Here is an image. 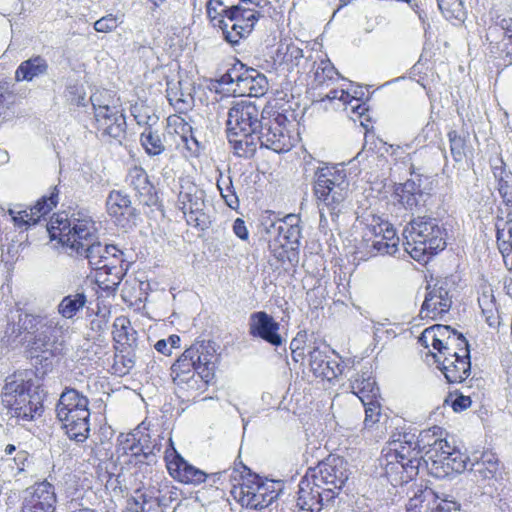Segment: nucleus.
<instances>
[{
  "label": "nucleus",
  "mask_w": 512,
  "mask_h": 512,
  "mask_svg": "<svg viewBox=\"0 0 512 512\" xmlns=\"http://www.w3.org/2000/svg\"><path fill=\"white\" fill-rule=\"evenodd\" d=\"M493 175L498 180V192L504 203L512 204V173L506 170L502 160L499 166H493Z\"/></svg>",
  "instance_id": "nucleus-42"
},
{
  "label": "nucleus",
  "mask_w": 512,
  "mask_h": 512,
  "mask_svg": "<svg viewBox=\"0 0 512 512\" xmlns=\"http://www.w3.org/2000/svg\"><path fill=\"white\" fill-rule=\"evenodd\" d=\"M279 329L280 324L265 311L253 312L249 316L248 332L253 338L261 339L272 346L279 347L283 344Z\"/></svg>",
  "instance_id": "nucleus-13"
},
{
  "label": "nucleus",
  "mask_w": 512,
  "mask_h": 512,
  "mask_svg": "<svg viewBox=\"0 0 512 512\" xmlns=\"http://www.w3.org/2000/svg\"><path fill=\"white\" fill-rule=\"evenodd\" d=\"M458 333L448 325L436 324L426 328L419 336V343L425 348L433 347L437 350L442 345L447 344V341Z\"/></svg>",
  "instance_id": "nucleus-31"
},
{
  "label": "nucleus",
  "mask_w": 512,
  "mask_h": 512,
  "mask_svg": "<svg viewBox=\"0 0 512 512\" xmlns=\"http://www.w3.org/2000/svg\"><path fill=\"white\" fill-rule=\"evenodd\" d=\"M350 474L346 460L335 456L327 457L310 469L313 486H310L308 478L299 483L298 505L311 511L329 506L343 489Z\"/></svg>",
  "instance_id": "nucleus-1"
},
{
  "label": "nucleus",
  "mask_w": 512,
  "mask_h": 512,
  "mask_svg": "<svg viewBox=\"0 0 512 512\" xmlns=\"http://www.w3.org/2000/svg\"><path fill=\"white\" fill-rule=\"evenodd\" d=\"M87 297L84 292L69 294L62 298L57 305L58 314L66 319H73L86 305Z\"/></svg>",
  "instance_id": "nucleus-36"
},
{
  "label": "nucleus",
  "mask_w": 512,
  "mask_h": 512,
  "mask_svg": "<svg viewBox=\"0 0 512 512\" xmlns=\"http://www.w3.org/2000/svg\"><path fill=\"white\" fill-rule=\"evenodd\" d=\"M429 436V433L425 431L421 432L418 436L411 431H399L392 435L390 445L393 448H390V450L399 453V455L406 456V458H416L420 463L422 461L425 463L426 454L422 456L421 453L428 446L429 442L426 443L425 438Z\"/></svg>",
  "instance_id": "nucleus-16"
},
{
  "label": "nucleus",
  "mask_w": 512,
  "mask_h": 512,
  "mask_svg": "<svg viewBox=\"0 0 512 512\" xmlns=\"http://www.w3.org/2000/svg\"><path fill=\"white\" fill-rule=\"evenodd\" d=\"M206 10L208 17L210 18L211 22H213L214 26H219V19H226L225 10L219 7L217 1L209 0Z\"/></svg>",
  "instance_id": "nucleus-57"
},
{
  "label": "nucleus",
  "mask_w": 512,
  "mask_h": 512,
  "mask_svg": "<svg viewBox=\"0 0 512 512\" xmlns=\"http://www.w3.org/2000/svg\"><path fill=\"white\" fill-rule=\"evenodd\" d=\"M278 234L283 237V239L288 244H299V239L301 237L300 228L295 224H287L283 223L277 227Z\"/></svg>",
  "instance_id": "nucleus-49"
},
{
  "label": "nucleus",
  "mask_w": 512,
  "mask_h": 512,
  "mask_svg": "<svg viewBox=\"0 0 512 512\" xmlns=\"http://www.w3.org/2000/svg\"><path fill=\"white\" fill-rule=\"evenodd\" d=\"M164 136L159 131L145 127L140 134V143L149 156H158L165 151Z\"/></svg>",
  "instance_id": "nucleus-40"
},
{
  "label": "nucleus",
  "mask_w": 512,
  "mask_h": 512,
  "mask_svg": "<svg viewBox=\"0 0 512 512\" xmlns=\"http://www.w3.org/2000/svg\"><path fill=\"white\" fill-rule=\"evenodd\" d=\"M437 363L440 365L439 368L449 383H461L471 373L470 352L467 351H465V354L453 358H437Z\"/></svg>",
  "instance_id": "nucleus-27"
},
{
  "label": "nucleus",
  "mask_w": 512,
  "mask_h": 512,
  "mask_svg": "<svg viewBox=\"0 0 512 512\" xmlns=\"http://www.w3.org/2000/svg\"><path fill=\"white\" fill-rule=\"evenodd\" d=\"M165 459L168 472L175 480L184 484L193 485L205 482L207 474L188 463L177 452H175L172 458L166 455Z\"/></svg>",
  "instance_id": "nucleus-22"
},
{
  "label": "nucleus",
  "mask_w": 512,
  "mask_h": 512,
  "mask_svg": "<svg viewBox=\"0 0 512 512\" xmlns=\"http://www.w3.org/2000/svg\"><path fill=\"white\" fill-rule=\"evenodd\" d=\"M183 93L180 94V97H178L177 92L173 93L172 91H168L167 98L171 105L175 106V108L179 112H183L184 110H187L193 99L190 95H188L189 100L183 97Z\"/></svg>",
  "instance_id": "nucleus-56"
},
{
  "label": "nucleus",
  "mask_w": 512,
  "mask_h": 512,
  "mask_svg": "<svg viewBox=\"0 0 512 512\" xmlns=\"http://www.w3.org/2000/svg\"><path fill=\"white\" fill-rule=\"evenodd\" d=\"M337 74L338 72L330 61H321L315 72V80L322 84L326 79H333Z\"/></svg>",
  "instance_id": "nucleus-53"
},
{
  "label": "nucleus",
  "mask_w": 512,
  "mask_h": 512,
  "mask_svg": "<svg viewBox=\"0 0 512 512\" xmlns=\"http://www.w3.org/2000/svg\"><path fill=\"white\" fill-rule=\"evenodd\" d=\"M195 353H197V351H194V349H186L172 365L173 381L176 384L189 383L194 379L195 361L193 355H195Z\"/></svg>",
  "instance_id": "nucleus-33"
},
{
  "label": "nucleus",
  "mask_w": 512,
  "mask_h": 512,
  "mask_svg": "<svg viewBox=\"0 0 512 512\" xmlns=\"http://www.w3.org/2000/svg\"><path fill=\"white\" fill-rule=\"evenodd\" d=\"M244 5H240L238 9L232 10L231 16L228 17L230 22H234L244 26V24H251V28L254 29L255 23L259 20L263 14L260 10H256L251 6L261 7L259 0H241Z\"/></svg>",
  "instance_id": "nucleus-35"
},
{
  "label": "nucleus",
  "mask_w": 512,
  "mask_h": 512,
  "mask_svg": "<svg viewBox=\"0 0 512 512\" xmlns=\"http://www.w3.org/2000/svg\"><path fill=\"white\" fill-rule=\"evenodd\" d=\"M97 129L103 136L120 140L126 134V117L118 105L99 110L95 116Z\"/></svg>",
  "instance_id": "nucleus-18"
},
{
  "label": "nucleus",
  "mask_w": 512,
  "mask_h": 512,
  "mask_svg": "<svg viewBox=\"0 0 512 512\" xmlns=\"http://www.w3.org/2000/svg\"><path fill=\"white\" fill-rule=\"evenodd\" d=\"M303 50L295 45H286V51L283 60L292 66H298L303 59Z\"/></svg>",
  "instance_id": "nucleus-55"
},
{
  "label": "nucleus",
  "mask_w": 512,
  "mask_h": 512,
  "mask_svg": "<svg viewBox=\"0 0 512 512\" xmlns=\"http://www.w3.org/2000/svg\"><path fill=\"white\" fill-rule=\"evenodd\" d=\"M351 388L353 393L358 395V397L361 394L366 397L370 394L372 396H376L379 390L376 386L375 380L370 375L366 376V373H362L361 375L357 374L351 382Z\"/></svg>",
  "instance_id": "nucleus-45"
},
{
  "label": "nucleus",
  "mask_w": 512,
  "mask_h": 512,
  "mask_svg": "<svg viewBox=\"0 0 512 512\" xmlns=\"http://www.w3.org/2000/svg\"><path fill=\"white\" fill-rule=\"evenodd\" d=\"M205 198V191L196 185L191 184L185 187L184 190L180 191L178 195V203L184 215H187L194 209V207H202L203 203L206 201Z\"/></svg>",
  "instance_id": "nucleus-37"
},
{
  "label": "nucleus",
  "mask_w": 512,
  "mask_h": 512,
  "mask_svg": "<svg viewBox=\"0 0 512 512\" xmlns=\"http://www.w3.org/2000/svg\"><path fill=\"white\" fill-rule=\"evenodd\" d=\"M125 182L135 191V196L141 204L146 206L157 205L159 197L149 180L147 172L142 167L134 166L129 169Z\"/></svg>",
  "instance_id": "nucleus-19"
},
{
  "label": "nucleus",
  "mask_w": 512,
  "mask_h": 512,
  "mask_svg": "<svg viewBox=\"0 0 512 512\" xmlns=\"http://www.w3.org/2000/svg\"><path fill=\"white\" fill-rule=\"evenodd\" d=\"M185 216L188 225L194 226L201 231L207 230L212 224L207 201L203 203L202 207H194V209Z\"/></svg>",
  "instance_id": "nucleus-43"
},
{
  "label": "nucleus",
  "mask_w": 512,
  "mask_h": 512,
  "mask_svg": "<svg viewBox=\"0 0 512 512\" xmlns=\"http://www.w3.org/2000/svg\"><path fill=\"white\" fill-rule=\"evenodd\" d=\"M437 3L442 13H454L463 7L462 0H437Z\"/></svg>",
  "instance_id": "nucleus-64"
},
{
  "label": "nucleus",
  "mask_w": 512,
  "mask_h": 512,
  "mask_svg": "<svg viewBox=\"0 0 512 512\" xmlns=\"http://www.w3.org/2000/svg\"><path fill=\"white\" fill-rule=\"evenodd\" d=\"M113 339L120 344L132 346L136 341V331L130 327V323L126 318H117L113 324Z\"/></svg>",
  "instance_id": "nucleus-44"
},
{
  "label": "nucleus",
  "mask_w": 512,
  "mask_h": 512,
  "mask_svg": "<svg viewBox=\"0 0 512 512\" xmlns=\"http://www.w3.org/2000/svg\"><path fill=\"white\" fill-rule=\"evenodd\" d=\"M379 461L383 470L382 476L394 487L412 480L418 474L421 465L416 458H406L390 449L383 454Z\"/></svg>",
  "instance_id": "nucleus-10"
},
{
  "label": "nucleus",
  "mask_w": 512,
  "mask_h": 512,
  "mask_svg": "<svg viewBox=\"0 0 512 512\" xmlns=\"http://www.w3.org/2000/svg\"><path fill=\"white\" fill-rule=\"evenodd\" d=\"M105 252L104 245L99 241L98 236L95 241H91L79 254L88 260L90 266L95 269L108 268L107 256H103Z\"/></svg>",
  "instance_id": "nucleus-39"
},
{
  "label": "nucleus",
  "mask_w": 512,
  "mask_h": 512,
  "mask_svg": "<svg viewBox=\"0 0 512 512\" xmlns=\"http://www.w3.org/2000/svg\"><path fill=\"white\" fill-rule=\"evenodd\" d=\"M498 471L499 461L492 453H483L481 458L473 462L469 469L471 480L477 483L494 479Z\"/></svg>",
  "instance_id": "nucleus-30"
},
{
  "label": "nucleus",
  "mask_w": 512,
  "mask_h": 512,
  "mask_svg": "<svg viewBox=\"0 0 512 512\" xmlns=\"http://www.w3.org/2000/svg\"><path fill=\"white\" fill-rule=\"evenodd\" d=\"M349 180L343 165L317 167L313 177V196L318 209L327 210L335 220L345 207Z\"/></svg>",
  "instance_id": "nucleus-3"
},
{
  "label": "nucleus",
  "mask_w": 512,
  "mask_h": 512,
  "mask_svg": "<svg viewBox=\"0 0 512 512\" xmlns=\"http://www.w3.org/2000/svg\"><path fill=\"white\" fill-rule=\"evenodd\" d=\"M284 119L278 115L274 120L267 119L262 122V127L256 134V142L261 148H267L274 152L281 153L290 150V137L284 133V127L280 122Z\"/></svg>",
  "instance_id": "nucleus-12"
},
{
  "label": "nucleus",
  "mask_w": 512,
  "mask_h": 512,
  "mask_svg": "<svg viewBox=\"0 0 512 512\" xmlns=\"http://www.w3.org/2000/svg\"><path fill=\"white\" fill-rule=\"evenodd\" d=\"M32 492L24 499L23 512H54L56 494L52 484L47 481L36 483Z\"/></svg>",
  "instance_id": "nucleus-20"
},
{
  "label": "nucleus",
  "mask_w": 512,
  "mask_h": 512,
  "mask_svg": "<svg viewBox=\"0 0 512 512\" xmlns=\"http://www.w3.org/2000/svg\"><path fill=\"white\" fill-rule=\"evenodd\" d=\"M67 99L74 105H84L85 93L77 86H69L67 88Z\"/></svg>",
  "instance_id": "nucleus-63"
},
{
  "label": "nucleus",
  "mask_w": 512,
  "mask_h": 512,
  "mask_svg": "<svg viewBox=\"0 0 512 512\" xmlns=\"http://www.w3.org/2000/svg\"><path fill=\"white\" fill-rule=\"evenodd\" d=\"M206 10L208 17L210 18L211 22H213L214 26H219V19H226L225 10L219 7L217 1L209 0Z\"/></svg>",
  "instance_id": "nucleus-58"
},
{
  "label": "nucleus",
  "mask_w": 512,
  "mask_h": 512,
  "mask_svg": "<svg viewBox=\"0 0 512 512\" xmlns=\"http://www.w3.org/2000/svg\"><path fill=\"white\" fill-rule=\"evenodd\" d=\"M46 315L27 313L22 310L11 312L5 330V337L16 340L22 333L35 334L39 331Z\"/></svg>",
  "instance_id": "nucleus-21"
},
{
  "label": "nucleus",
  "mask_w": 512,
  "mask_h": 512,
  "mask_svg": "<svg viewBox=\"0 0 512 512\" xmlns=\"http://www.w3.org/2000/svg\"><path fill=\"white\" fill-rule=\"evenodd\" d=\"M131 113L138 125L153 128L157 124L159 118L153 110L143 104H135L131 107Z\"/></svg>",
  "instance_id": "nucleus-46"
},
{
  "label": "nucleus",
  "mask_w": 512,
  "mask_h": 512,
  "mask_svg": "<svg viewBox=\"0 0 512 512\" xmlns=\"http://www.w3.org/2000/svg\"><path fill=\"white\" fill-rule=\"evenodd\" d=\"M107 212L116 219L117 225L123 228L136 226L140 215L139 211L132 206L130 196L120 190H112L106 199Z\"/></svg>",
  "instance_id": "nucleus-14"
},
{
  "label": "nucleus",
  "mask_w": 512,
  "mask_h": 512,
  "mask_svg": "<svg viewBox=\"0 0 512 512\" xmlns=\"http://www.w3.org/2000/svg\"><path fill=\"white\" fill-rule=\"evenodd\" d=\"M197 351L193 355L195 361V372L205 383H208L214 375L216 367V349L214 343L208 341L197 342L189 347Z\"/></svg>",
  "instance_id": "nucleus-25"
},
{
  "label": "nucleus",
  "mask_w": 512,
  "mask_h": 512,
  "mask_svg": "<svg viewBox=\"0 0 512 512\" xmlns=\"http://www.w3.org/2000/svg\"><path fill=\"white\" fill-rule=\"evenodd\" d=\"M107 93L96 92L91 95L90 100L94 109V116L103 108H111L114 104H110V100L106 99Z\"/></svg>",
  "instance_id": "nucleus-59"
},
{
  "label": "nucleus",
  "mask_w": 512,
  "mask_h": 512,
  "mask_svg": "<svg viewBox=\"0 0 512 512\" xmlns=\"http://www.w3.org/2000/svg\"><path fill=\"white\" fill-rule=\"evenodd\" d=\"M25 390L27 389L23 381L18 382L16 380H6L2 391V398H13V396L18 395Z\"/></svg>",
  "instance_id": "nucleus-54"
},
{
  "label": "nucleus",
  "mask_w": 512,
  "mask_h": 512,
  "mask_svg": "<svg viewBox=\"0 0 512 512\" xmlns=\"http://www.w3.org/2000/svg\"><path fill=\"white\" fill-rule=\"evenodd\" d=\"M68 331L69 327L65 322L45 316L39 331L33 338L32 349L49 351L53 355L60 354Z\"/></svg>",
  "instance_id": "nucleus-11"
},
{
  "label": "nucleus",
  "mask_w": 512,
  "mask_h": 512,
  "mask_svg": "<svg viewBox=\"0 0 512 512\" xmlns=\"http://www.w3.org/2000/svg\"><path fill=\"white\" fill-rule=\"evenodd\" d=\"M160 435H151L149 433L141 434L137 443L130 446L131 457L135 463L151 465L157 462V456L162 450V440Z\"/></svg>",
  "instance_id": "nucleus-26"
},
{
  "label": "nucleus",
  "mask_w": 512,
  "mask_h": 512,
  "mask_svg": "<svg viewBox=\"0 0 512 512\" xmlns=\"http://www.w3.org/2000/svg\"><path fill=\"white\" fill-rule=\"evenodd\" d=\"M243 478V483L239 487L234 486L231 493L238 502L246 508L260 510L268 507L276 498L274 491H268L263 482H260L258 475L248 473V477Z\"/></svg>",
  "instance_id": "nucleus-8"
},
{
  "label": "nucleus",
  "mask_w": 512,
  "mask_h": 512,
  "mask_svg": "<svg viewBox=\"0 0 512 512\" xmlns=\"http://www.w3.org/2000/svg\"><path fill=\"white\" fill-rule=\"evenodd\" d=\"M414 177L406 182H414L415 192L420 193V197H427L433 190V180L429 176L413 173Z\"/></svg>",
  "instance_id": "nucleus-51"
},
{
  "label": "nucleus",
  "mask_w": 512,
  "mask_h": 512,
  "mask_svg": "<svg viewBox=\"0 0 512 512\" xmlns=\"http://www.w3.org/2000/svg\"><path fill=\"white\" fill-rule=\"evenodd\" d=\"M238 88L233 92L249 97H261L268 91V80L266 76L254 68L244 65Z\"/></svg>",
  "instance_id": "nucleus-28"
},
{
  "label": "nucleus",
  "mask_w": 512,
  "mask_h": 512,
  "mask_svg": "<svg viewBox=\"0 0 512 512\" xmlns=\"http://www.w3.org/2000/svg\"><path fill=\"white\" fill-rule=\"evenodd\" d=\"M219 27L222 30L224 39L232 45H236L242 38L247 37L253 29L251 24H240L230 22V19H219Z\"/></svg>",
  "instance_id": "nucleus-41"
},
{
  "label": "nucleus",
  "mask_w": 512,
  "mask_h": 512,
  "mask_svg": "<svg viewBox=\"0 0 512 512\" xmlns=\"http://www.w3.org/2000/svg\"><path fill=\"white\" fill-rule=\"evenodd\" d=\"M405 251L418 262L429 258L446 247L444 229L436 218L418 216L410 220L403 230Z\"/></svg>",
  "instance_id": "nucleus-4"
},
{
  "label": "nucleus",
  "mask_w": 512,
  "mask_h": 512,
  "mask_svg": "<svg viewBox=\"0 0 512 512\" xmlns=\"http://www.w3.org/2000/svg\"><path fill=\"white\" fill-rule=\"evenodd\" d=\"M218 188L226 205L231 209H236L239 205V200L235 192L232 190L231 183L226 187V190H223L219 184Z\"/></svg>",
  "instance_id": "nucleus-61"
},
{
  "label": "nucleus",
  "mask_w": 512,
  "mask_h": 512,
  "mask_svg": "<svg viewBox=\"0 0 512 512\" xmlns=\"http://www.w3.org/2000/svg\"><path fill=\"white\" fill-rule=\"evenodd\" d=\"M117 27V22L111 15L102 17L94 23V29L97 32H110Z\"/></svg>",
  "instance_id": "nucleus-60"
},
{
  "label": "nucleus",
  "mask_w": 512,
  "mask_h": 512,
  "mask_svg": "<svg viewBox=\"0 0 512 512\" xmlns=\"http://www.w3.org/2000/svg\"><path fill=\"white\" fill-rule=\"evenodd\" d=\"M263 117L258 106L249 100L236 102L228 112L226 132L238 157L252 158L257 150L256 134Z\"/></svg>",
  "instance_id": "nucleus-2"
},
{
  "label": "nucleus",
  "mask_w": 512,
  "mask_h": 512,
  "mask_svg": "<svg viewBox=\"0 0 512 512\" xmlns=\"http://www.w3.org/2000/svg\"><path fill=\"white\" fill-rule=\"evenodd\" d=\"M244 64L240 61H236L232 65L231 68H229L221 77H220V84L222 85H231L235 84L238 88V84L241 78V75H243L241 72L243 71Z\"/></svg>",
  "instance_id": "nucleus-50"
},
{
  "label": "nucleus",
  "mask_w": 512,
  "mask_h": 512,
  "mask_svg": "<svg viewBox=\"0 0 512 512\" xmlns=\"http://www.w3.org/2000/svg\"><path fill=\"white\" fill-rule=\"evenodd\" d=\"M486 39L512 63V7L495 26L488 28Z\"/></svg>",
  "instance_id": "nucleus-23"
},
{
  "label": "nucleus",
  "mask_w": 512,
  "mask_h": 512,
  "mask_svg": "<svg viewBox=\"0 0 512 512\" xmlns=\"http://www.w3.org/2000/svg\"><path fill=\"white\" fill-rule=\"evenodd\" d=\"M58 189L53 187L49 196L41 197L34 206L29 209H9V214L12 216L14 224L19 227L36 225L40 218L47 215L57 204Z\"/></svg>",
  "instance_id": "nucleus-15"
},
{
  "label": "nucleus",
  "mask_w": 512,
  "mask_h": 512,
  "mask_svg": "<svg viewBox=\"0 0 512 512\" xmlns=\"http://www.w3.org/2000/svg\"><path fill=\"white\" fill-rule=\"evenodd\" d=\"M359 399L362 401L365 411L364 425L366 428L372 427L375 423L379 421L380 406L375 403H369L368 405H366L363 401L362 396H359Z\"/></svg>",
  "instance_id": "nucleus-52"
},
{
  "label": "nucleus",
  "mask_w": 512,
  "mask_h": 512,
  "mask_svg": "<svg viewBox=\"0 0 512 512\" xmlns=\"http://www.w3.org/2000/svg\"><path fill=\"white\" fill-rule=\"evenodd\" d=\"M57 418L62 422L63 428L71 440L79 443L86 441L90 432V411L88 407L76 409L69 412L67 416H57Z\"/></svg>",
  "instance_id": "nucleus-24"
},
{
  "label": "nucleus",
  "mask_w": 512,
  "mask_h": 512,
  "mask_svg": "<svg viewBox=\"0 0 512 512\" xmlns=\"http://www.w3.org/2000/svg\"><path fill=\"white\" fill-rule=\"evenodd\" d=\"M49 69L48 62L40 55L32 56L31 58L23 61L15 72V79L17 81H32L35 78L44 76Z\"/></svg>",
  "instance_id": "nucleus-32"
},
{
  "label": "nucleus",
  "mask_w": 512,
  "mask_h": 512,
  "mask_svg": "<svg viewBox=\"0 0 512 512\" xmlns=\"http://www.w3.org/2000/svg\"><path fill=\"white\" fill-rule=\"evenodd\" d=\"M2 404L12 417L26 421H31L36 415H41L43 409L39 396L31 395L29 390H25L13 398H2Z\"/></svg>",
  "instance_id": "nucleus-17"
},
{
  "label": "nucleus",
  "mask_w": 512,
  "mask_h": 512,
  "mask_svg": "<svg viewBox=\"0 0 512 512\" xmlns=\"http://www.w3.org/2000/svg\"><path fill=\"white\" fill-rule=\"evenodd\" d=\"M437 353L431 352L432 356L437 362V358L444 359V357H457L461 354H465V351L470 352L469 343L462 333H456L452 336L447 344L442 345L437 350Z\"/></svg>",
  "instance_id": "nucleus-38"
},
{
  "label": "nucleus",
  "mask_w": 512,
  "mask_h": 512,
  "mask_svg": "<svg viewBox=\"0 0 512 512\" xmlns=\"http://www.w3.org/2000/svg\"><path fill=\"white\" fill-rule=\"evenodd\" d=\"M469 458L451 446L446 439L436 438L428 443L425 465L430 474L444 478L451 473H461L467 469Z\"/></svg>",
  "instance_id": "nucleus-5"
},
{
  "label": "nucleus",
  "mask_w": 512,
  "mask_h": 512,
  "mask_svg": "<svg viewBox=\"0 0 512 512\" xmlns=\"http://www.w3.org/2000/svg\"><path fill=\"white\" fill-rule=\"evenodd\" d=\"M309 366L315 377L331 381L342 373L341 365L335 360H329L325 352L314 347L308 353Z\"/></svg>",
  "instance_id": "nucleus-29"
},
{
  "label": "nucleus",
  "mask_w": 512,
  "mask_h": 512,
  "mask_svg": "<svg viewBox=\"0 0 512 512\" xmlns=\"http://www.w3.org/2000/svg\"><path fill=\"white\" fill-rule=\"evenodd\" d=\"M88 405L89 400L86 396L80 394L74 388H66L60 395L56 405V415L67 416L69 412L88 407Z\"/></svg>",
  "instance_id": "nucleus-34"
},
{
  "label": "nucleus",
  "mask_w": 512,
  "mask_h": 512,
  "mask_svg": "<svg viewBox=\"0 0 512 512\" xmlns=\"http://www.w3.org/2000/svg\"><path fill=\"white\" fill-rule=\"evenodd\" d=\"M448 139L450 143V153L455 162H461L465 156L466 139L462 137L456 130L448 132Z\"/></svg>",
  "instance_id": "nucleus-47"
},
{
  "label": "nucleus",
  "mask_w": 512,
  "mask_h": 512,
  "mask_svg": "<svg viewBox=\"0 0 512 512\" xmlns=\"http://www.w3.org/2000/svg\"><path fill=\"white\" fill-rule=\"evenodd\" d=\"M453 288L454 282L449 278L437 279L434 284H428L420 310L422 317L436 319L448 313L452 305Z\"/></svg>",
  "instance_id": "nucleus-9"
},
{
  "label": "nucleus",
  "mask_w": 512,
  "mask_h": 512,
  "mask_svg": "<svg viewBox=\"0 0 512 512\" xmlns=\"http://www.w3.org/2000/svg\"><path fill=\"white\" fill-rule=\"evenodd\" d=\"M414 182H405L401 186L400 190V202L410 210H416L417 208V199L416 192L414 188Z\"/></svg>",
  "instance_id": "nucleus-48"
},
{
  "label": "nucleus",
  "mask_w": 512,
  "mask_h": 512,
  "mask_svg": "<svg viewBox=\"0 0 512 512\" xmlns=\"http://www.w3.org/2000/svg\"><path fill=\"white\" fill-rule=\"evenodd\" d=\"M438 506H440V509L443 510V512H457L461 507L460 503L456 501L452 495L448 494H443V498H441Z\"/></svg>",
  "instance_id": "nucleus-62"
},
{
  "label": "nucleus",
  "mask_w": 512,
  "mask_h": 512,
  "mask_svg": "<svg viewBox=\"0 0 512 512\" xmlns=\"http://www.w3.org/2000/svg\"><path fill=\"white\" fill-rule=\"evenodd\" d=\"M365 220L363 241L370 248V256L394 255L398 251L399 237L393 226L374 214H370Z\"/></svg>",
  "instance_id": "nucleus-7"
},
{
  "label": "nucleus",
  "mask_w": 512,
  "mask_h": 512,
  "mask_svg": "<svg viewBox=\"0 0 512 512\" xmlns=\"http://www.w3.org/2000/svg\"><path fill=\"white\" fill-rule=\"evenodd\" d=\"M51 234L55 237V229L59 231V241L63 246L69 248L76 255L97 237V230L93 221L89 219H79L72 217L71 219L60 218L57 216L56 221L51 224Z\"/></svg>",
  "instance_id": "nucleus-6"
}]
</instances>
